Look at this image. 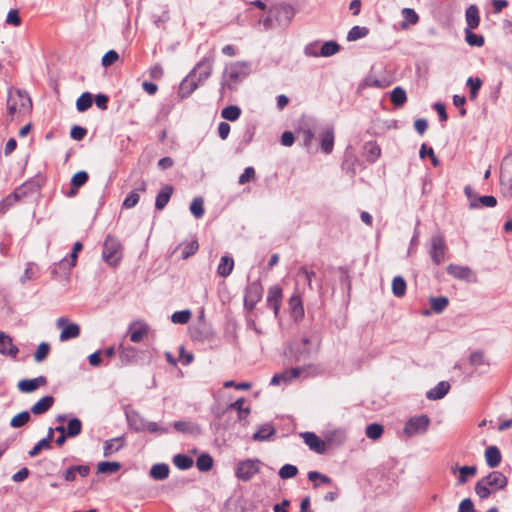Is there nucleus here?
I'll use <instances>...</instances> for the list:
<instances>
[{
    "mask_svg": "<svg viewBox=\"0 0 512 512\" xmlns=\"http://www.w3.org/2000/svg\"><path fill=\"white\" fill-rule=\"evenodd\" d=\"M31 109L32 101L25 91L9 89L7 97V112L10 121L21 118L28 114Z\"/></svg>",
    "mask_w": 512,
    "mask_h": 512,
    "instance_id": "1",
    "label": "nucleus"
},
{
    "mask_svg": "<svg viewBox=\"0 0 512 512\" xmlns=\"http://www.w3.org/2000/svg\"><path fill=\"white\" fill-rule=\"evenodd\" d=\"M251 73V65L245 61L230 63L225 67L222 76V88L235 90Z\"/></svg>",
    "mask_w": 512,
    "mask_h": 512,
    "instance_id": "2",
    "label": "nucleus"
},
{
    "mask_svg": "<svg viewBox=\"0 0 512 512\" xmlns=\"http://www.w3.org/2000/svg\"><path fill=\"white\" fill-rule=\"evenodd\" d=\"M102 257L104 261L110 266H117L122 259L121 243L113 236H107L104 244Z\"/></svg>",
    "mask_w": 512,
    "mask_h": 512,
    "instance_id": "3",
    "label": "nucleus"
},
{
    "mask_svg": "<svg viewBox=\"0 0 512 512\" xmlns=\"http://www.w3.org/2000/svg\"><path fill=\"white\" fill-rule=\"evenodd\" d=\"M310 370H315V367L312 365L303 366V367H294L291 369H288L282 373L275 374L270 384L271 385H279L281 383H289L293 379L299 378V377H308L311 373Z\"/></svg>",
    "mask_w": 512,
    "mask_h": 512,
    "instance_id": "4",
    "label": "nucleus"
},
{
    "mask_svg": "<svg viewBox=\"0 0 512 512\" xmlns=\"http://www.w3.org/2000/svg\"><path fill=\"white\" fill-rule=\"evenodd\" d=\"M260 471V461L257 459L242 460L237 464L235 475L244 482L251 480Z\"/></svg>",
    "mask_w": 512,
    "mask_h": 512,
    "instance_id": "5",
    "label": "nucleus"
},
{
    "mask_svg": "<svg viewBox=\"0 0 512 512\" xmlns=\"http://www.w3.org/2000/svg\"><path fill=\"white\" fill-rule=\"evenodd\" d=\"M294 17V9L289 4H279L269 11V17L266 22H272L274 19L280 27H285Z\"/></svg>",
    "mask_w": 512,
    "mask_h": 512,
    "instance_id": "6",
    "label": "nucleus"
},
{
    "mask_svg": "<svg viewBox=\"0 0 512 512\" xmlns=\"http://www.w3.org/2000/svg\"><path fill=\"white\" fill-rule=\"evenodd\" d=\"M430 425V419L427 415H419L410 418L404 427V433L408 436L424 434Z\"/></svg>",
    "mask_w": 512,
    "mask_h": 512,
    "instance_id": "7",
    "label": "nucleus"
},
{
    "mask_svg": "<svg viewBox=\"0 0 512 512\" xmlns=\"http://www.w3.org/2000/svg\"><path fill=\"white\" fill-rule=\"evenodd\" d=\"M263 287L259 281L248 284L245 290L244 306L248 311H252L256 304L261 300Z\"/></svg>",
    "mask_w": 512,
    "mask_h": 512,
    "instance_id": "8",
    "label": "nucleus"
},
{
    "mask_svg": "<svg viewBox=\"0 0 512 512\" xmlns=\"http://www.w3.org/2000/svg\"><path fill=\"white\" fill-rule=\"evenodd\" d=\"M311 343L310 337H303L299 342H293L289 347V352L292 359L296 362L306 360L310 357L311 349L309 347Z\"/></svg>",
    "mask_w": 512,
    "mask_h": 512,
    "instance_id": "9",
    "label": "nucleus"
},
{
    "mask_svg": "<svg viewBox=\"0 0 512 512\" xmlns=\"http://www.w3.org/2000/svg\"><path fill=\"white\" fill-rule=\"evenodd\" d=\"M56 325L58 328H62L59 337L62 342L77 338L80 335L79 325L76 323H69V320L65 317H60L57 320Z\"/></svg>",
    "mask_w": 512,
    "mask_h": 512,
    "instance_id": "10",
    "label": "nucleus"
},
{
    "mask_svg": "<svg viewBox=\"0 0 512 512\" xmlns=\"http://www.w3.org/2000/svg\"><path fill=\"white\" fill-rule=\"evenodd\" d=\"M446 244L442 236H433L431 239V249L429 251L433 262L439 265L445 257Z\"/></svg>",
    "mask_w": 512,
    "mask_h": 512,
    "instance_id": "11",
    "label": "nucleus"
},
{
    "mask_svg": "<svg viewBox=\"0 0 512 512\" xmlns=\"http://www.w3.org/2000/svg\"><path fill=\"white\" fill-rule=\"evenodd\" d=\"M213 69V60L205 57L191 71L196 79L203 84L211 75Z\"/></svg>",
    "mask_w": 512,
    "mask_h": 512,
    "instance_id": "12",
    "label": "nucleus"
},
{
    "mask_svg": "<svg viewBox=\"0 0 512 512\" xmlns=\"http://www.w3.org/2000/svg\"><path fill=\"white\" fill-rule=\"evenodd\" d=\"M128 332L130 340L134 343H139L148 334L149 325L142 320H136L129 325Z\"/></svg>",
    "mask_w": 512,
    "mask_h": 512,
    "instance_id": "13",
    "label": "nucleus"
},
{
    "mask_svg": "<svg viewBox=\"0 0 512 512\" xmlns=\"http://www.w3.org/2000/svg\"><path fill=\"white\" fill-rule=\"evenodd\" d=\"M282 297V288L279 285H273L269 288L266 300L267 306L273 309L275 317L278 316Z\"/></svg>",
    "mask_w": 512,
    "mask_h": 512,
    "instance_id": "14",
    "label": "nucleus"
},
{
    "mask_svg": "<svg viewBox=\"0 0 512 512\" xmlns=\"http://www.w3.org/2000/svg\"><path fill=\"white\" fill-rule=\"evenodd\" d=\"M500 183L508 190H512V154L505 157L501 164Z\"/></svg>",
    "mask_w": 512,
    "mask_h": 512,
    "instance_id": "15",
    "label": "nucleus"
},
{
    "mask_svg": "<svg viewBox=\"0 0 512 512\" xmlns=\"http://www.w3.org/2000/svg\"><path fill=\"white\" fill-rule=\"evenodd\" d=\"M19 352L18 347L13 343L12 338L0 332V354L16 359Z\"/></svg>",
    "mask_w": 512,
    "mask_h": 512,
    "instance_id": "16",
    "label": "nucleus"
},
{
    "mask_svg": "<svg viewBox=\"0 0 512 512\" xmlns=\"http://www.w3.org/2000/svg\"><path fill=\"white\" fill-rule=\"evenodd\" d=\"M305 444L313 451L319 454H323L326 451V443L321 440L313 432H304L301 434Z\"/></svg>",
    "mask_w": 512,
    "mask_h": 512,
    "instance_id": "17",
    "label": "nucleus"
},
{
    "mask_svg": "<svg viewBox=\"0 0 512 512\" xmlns=\"http://www.w3.org/2000/svg\"><path fill=\"white\" fill-rule=\"evenodd\" d=\"M47 379L44 376H39L33 379H22L18 382L17 388L22 393H31L39 387L46 385Z\"/></svg>",
    "mask_w": 512,
    "mask_h": 512,
    "instance_id": "18",
    "label": "nucleus"
},
{
    "mask_svg": "<svg viewBox=\"0 0 512 512\" xmlns=\"http://www.w3.org/2000/svg\"><path fill=\"white\" fill-rule=\"evenodd\" d=\"M146 188H147L146 181L141 180L139 182L138 186L135 189H133L127 195V197L124 199L123 204H122L123 207L126 209H131V208L135 207L139 202L140 194L144 193L146 191Z\"/></svg>",
    "mask_w": 512,
    "mask_h": 512,
    "instance_id": "19",
    "label": "nucleus"
},
{
    "mask_svg": "<svg viewBox=\"0 0 512 512\" xmlns=\"http://www.w3.org/2000/svg\"><path fill=\"white\" fill-rule=\"evenodd\" d=\"M447 273L456 279L465 281H472L473 277V272L468 266H461L456 264L448 265Z\"/></svg>",
    "mask_w": 512,
    "mask_h": 512,
    "instance_id": "20",
    "label": "nucleus"
},
{
    "mask_svg": "<svg viewBox=\"0 0 512 512\" xmlns=\"http://www.w3.org/2000/svg\"><path fill=\"white\" fill-rule=\"evenodd\" d=\"M173 186L172 185H165L161 188V190L158 192L156 199H155V208L158 211L163 210L168 202L170 201V198L173 194Z\"/></svg>",
    "mask_w": 512,
    "mask_h": 512,
    "instance_id": "21",
    "label": "nucleus"
},
{
    "mask_svg": "<svg viewBox=\"0 0 512 512\" xmlns=\"http://www.w3.org/2000/svg\"><path fill=\"white\" fill-rule=\"evenodd\" d=\"M483 479L489 487H493L495 489H502L507 485V478L500 471H493L486 477H483Z\"/></svg>",
    "mask_w": 512,
    "mask_h": 512,
    "instance_id": "22",
    "label": "nucleus"
},
{
    "mask_svg": "<svg viewBox=\"0 0 512 512\" xmlns=\"http://www.w3.org/2000/svg\"><path fill=\"white\" fill-rule=\"evenodd\" d=\"M125 440L123 437H116L104 442L103 446V455L105 457H109L119 450H121L124 446Z\"/></svg>",
    "mask_w": 512,
    "mask_h": 512,
    "instance_id": "23",
    "label": "nucleus"
},
{
    "mask_svg": "<svg viewBox=\"0 0 512 512\" xmlns=\"http://www.w3.org/2000/svg\"><path fill=\"white\" fill-rule=\"evenodd\" d=\"M201 83L196 79L194 74H190L181 82L179 87L180 94L185 97L189 96Z\"/></svg>",
    "mask_w": 512,
    "mask_h": 512,
    "instance_id": "24",
    "label": "nucleus"
},
{
    "mask_svg": "<svg viewBox=\"0 0 512 512\" xmlns=\"http://www.w3.org/2000/svg\"><path fill=\"white\" fill-rule=\"evenodd\" d=\"M54 404L53 396H44L40 400H38L32 407L31 413L34 415H42L46 413Z\"/></svg>",
    "mask_w": 512,
    "mask_h": 512,
    "instance_id": "25",
    "label": "nucleus"
},
{
    "mask_svg": "<svg viewBox=\"0 0 512 512\" xmlns=\"http://www.w3.org/2000/svg\"><path fill=\"white\" fill-rule=\"evenodd\" d=\"M466 21L467 27L464 32H471L472 29H475L479 25V11L478 8L474 5H471L466 10Z\"/></svg>",
    "mask_w": 512,
    "mask_h": 512,
    "instance_id": "26",
    "label": "nucleus"
},
{
    "mask_svg": "<svg viewBox=\"0 0 512 512\" xmlns=\"http://www.w3.org/2000/svg\"><path fill=\"white\" fill-rule=\"evenodd\" d=\"M289 306L291 309V313L296 320L303 318L304 308L299 293H295L291 296V298L289 299Z\"/></svg>",
    "mask_w": 512,
    "mask_h": 512,
    "instance_id": "27",
    "label": "nucleus"
},
{
    "mask_svg": "<svg viewBox=\"0 0 512 512\" xmlns=\"http://www.w3.org/2000/svg\"><path fill=\"white\" fill-rule=\"evenodd\" d=\"M450 389V384L446 381L439 382L433 389L427 392L426 396L430 400L442 399Z\"/></svg>",
    "mask_w": 512,
    "mask_h": 512,
    "instance_id": "28",
    "label": "nucleus"
},
{
    "mask_svg": "<svg viewBox=\"0 0 512 512\" xmlns=\"http://www.w3.org/2000/svg\"><path fill=\"white\" fill-rule=\"evenodd\" d=\"M501 453L496 446H489L485 450V460L490 468L498 467L501 462Z\"/></svg>",
    "mask_w": 512,
    "mask_h": 512,
    "instance_id": "29",
    "label": "nucleus"
},
{
    "mask_svg": "<svg viewBox=\"0 0 512 512\" xmlns=\"http://www.w3.org/2000/svg\"><path fill=\"white\" fill-rule=\"evenodd\" d=\"M127 421L133 430L137 432H144V427L147 420L138 412L132 411L131 413L127 414Z\"/></svg>",
    "mask_w": 512,
    "mask_h": 512,
    "instance_id": "30",
    "label": "nucleus"
},
{
    "mask_svg": "<svg viewBox=\"0 0 512 512\" xmlns=\"http://www.w3.org/2000/svg\"><path fill=\"white\" fill-rule=\"evenodd\" d=\"M334 147V130L332 127L327 128L321 135V149L324 153L329 154Z\"/></svg>",
    "mask_w": 512,
    "mask_h": 512,
    "instance_id": "31",
    "label": "nucleus"
},
{
    "mask_svg": "<svg viewBox=\"0 0 512 512\" xmlns=\"http://www.w3.org/2000/svg\"><path fill=\"white\" fill-rule=\"evenodd\" d=\"M234 268V260L229 256H222L220 259V263L217 267L218 275L222 277H227L231 274Z\"/></svg>",
    "mask_w": 512,
    "mask_h": 512,
    "instance_id": "32",
    "label": "nucleus"
},
{
    "mask_svg": "<svg viewBox=\"0 0 512 512\" xmlns=\"http://www.w3.org/2000/svg\"><path fill=\"white\" fill-rule=\"evenodd\" d=\"M367 161L374 163L381 155V149L376 142H367L364 146Z\"/></svg>",
    "mask_w": 512,
    "mask_h": 512,
    "instance_id": "33",
    "label": "nucleus"
},
{
    "mask_svg": "<svg viewBox=\"0 0 512 512\" xmlns=\"http://www.w3.org/2000/svg\"><path fill=\"white\" fill-rule=\"evenodd\" d=\"M275 433V429L270 424H264L253 434L252 439L255 441H264L269 439Z\"/></svg>",
    "mask_w": 512,
    "mask_h": 512,
    "instance_id": "34",
    "label": "nucleus"
},
{
    "mask_svg": "<svg viewBox=\"0 0 512 512\" xmlns=\"http://www.w3.org/2000/svg\"><path fill=\"white\" fill-rule=\"evenodd\" d=\"M169 475V467L167 464H155L150 470V476L155 480H164Z\"/></svg>",
    "mask_w": 512,
    "mask_h": 512,
    "instance_id": "35",
    "label": "nucleus"
},
{
    "mask_svg": "<svg viewBox=\"0 0 512 512\" xmlns=\"http://www.w3.org/2000/svg\"><path fill=\"white\" fill-rule=\"evenodd\" d=\"M314 276H315V272L313 270H309L306 266H301L298 269L297 274H296V277H297L296 284L298 285L300 280H304L307 283L308 288L310 290H313L312 278Z\"/></svg>",
    "mask_w": 512,
    "mask_h": 512,
    "instance_id": "36",
    "label": "nucleus"
},
{
    "mask_svg": "<svg viewBox=\"0 0 512 512\" xmlns=\"http://www.w3.org/2000/svg\"><path fill=\"white\" fill-rule=\"evenodd\" d=\"M340 50V45L336 41H327L321 44L319 56L330 57Z\"/></svg>",
    "mask_w": 512,
    "mask_h": 512,
    "instance_id": "37",
    "label": "nucleus"
},
{
    "mask_svg": "<svg viewBox=\"0 0 512 512\" xmlns=\"http://www.w3.org/2000/svg\"><path fill=\"white\" fill-rule=\"evenodd\" d=\"M93 103V97L90 92H84L76 101V108L79 112L87 111Z\"/></svg>",
    "mask_w": 512,
    "mask_h": 512,
    "instance_id": "38",
    "label": "nucleus"
},
{
    "mask_svg": "<svg viewBox=\"0 0 512 512\" xmlns=\"http://www.w3.org/2000/svg\"><path fill=\"white\" fill-rule=\"evenodd\" d=\"M403 15V22L401 24L402 29H407L408 24H416L419 20L418 14L415 12L414 9L411 8H404L402 10Z\"/></svg>",
    "mask_w": 512,
    "mask_h": 512,
    "instance_id": "39",
    "label": "nucleus"
},
{
    "mask_svg": "<svg viewBox=\"0 0 512 512\" xmlns=\"http://www.w3.org/2000/svg\"><path fill=\"white\" fill-rule=\"evenodd\" d=\"M392 292L396 297H402L406 292V281L401 276H396L392 280Z\"/></svg>",
    "mask_w": 512,
    "mask_h": 512,
    "instance_id": "40",
    "label": "nucleus"
},
{
    "mask_svg": "<svg viewBox=\"0 0 512 512\" xmlns=\"http://www.w3.org/2000/svg\"><path fill=\"white\" fill-rule=\"evenodd\" d=\"M174 465L181 469V470H187L193 465V459L185 454H177L173 458Z\"/></svg>",
    "mask_w": 512,
    "mask_h": 512,
    "instance_id": "41",
    "label": "nucleus"
},
{
    "mask_svg": "<svg viewBox=\"0 0 512 512\" xmlns=\"http://www.w3.org/2000/svg\"><path fill=\"white\" fill-rule=\"evenodd\" d=\"M449 304V300L445 296L431 297L430 306L435 313L443 312Z\"/></svg>",
    "mask_w": 512,
    "mask_h": 512,
    "instance_id": "42",
    "label": "nucleus"
},
{
    "mask_svg": "<svg viewBox=\"0 0 512 512\" xmlns=\"http://www.w3.org/2000/svg\"><path fill=\"white\" fill-rule=\"evenodd\" d=\"M120 469H121V464L119 462L104 461V462H100L97 465V471L99 473H103V474H112V473L119 471Z\"/></svg>",
    "mask_w": 512,
    "mask_h": 512,
    "instance_id": "43",
    "label": "nucleus"
},
{
    "mask_svg": "<svg viewBox=\"0 0 512 512\" xmlns=\"http://www.w3.org/2000/svg\"><path fill=\"white\" fill-rule=\"evenodd\" d=\"M213 466V458L207 454H201L196 460V467L202 472L209 471Z\"/></svg>",
    "mask_w": 512,
    "mask_h": 512,
    "instance_id": "44",
    "label": "nucleus"
},
{
    "mask_svg": "<svg viewBox=\"0 0 512 512\" xmlns=\"http://www.w3.org/2000/svg\"><path fill=\"white\" fill-rule=\"evenodd\" d=\"M240 115L241 109L236 105L227 106L221 111L222 118L229 121H236Z\"/></svg>",
    "mask_w": 512,
    "mask_h": 512,
    "instance_id": "45",
    "label": "nucleus"
},
{
    "mask_svg": "<svg viewBox=\"0 0 512 512\" xmlns=\"http://www.w3.org/2000/svg\"><path fill=\"white\" fill-rule=\"evenodd\" d=\"M391 102L395 106H402L407 101V95L403 88L396 87L391 92Z\"/></svg>",
    "mask_w": 512,
    "mask_h": 512,
    "instance_id": "46",
    "label": "nucleus"
},
{
    "mask_svg": "<svg viewBox=\"0 0 512 512\" xmlns=\"http://www.w3.org/2000/svg\"><path fill=\"white\" fill-rule=\"evenodd\" d=\"M477 469L475 466H463L459 468L458 485H463L469 477L475 476Z\"/></svg>",
    "mask_w": 512,
    "mask_h": 512,
    "instance_id": "47",
    "label": "nucleus"
},
{
    "mask_svg": "<svg viewBox=\"0 0 512 512\" xmlns=\"http://www.w3.org/2000/svg\"><path fill=\"white\" fill-rule=\"evenodd\" d=\"M383 432V426L377 423L369 424L366 427V436L372 440L379 439L382 436Z\"/></svg>",
    "mask_w": 512,
    "mask_h": 512,
    "instance_id": "48",
    "label": "nucleus"
},
{
    "mask_svg": "<svg viewBox=\"0 0 512 512\" xmlns=\"http://www.w3.org/2000/svg\"><path fill=\"white\" fill-rule=\"evenodd\" d=\"M190 211L196 218L204 215V201L201 197H195L190 205Z\"/></svg>",
    "mask_w": 512,
    "mask_h": 512,
    "instance_id": "49",
    "label": "nucleus"
},
{
    "mask_svg": "<svg viewBox=\"0 0 512 512\" xmlns=\"http://www.w3.org/2000/svg\"><path fill=\"white\" fill-rule=\"evenodd\" d=\"M82 423L78 418H73L68 422L66 434L68 437H75L81 433Z\"/></svg>",
    "mask_w": 512,
    "mask_h": 512,
    "instance_id": "50",
    "label": "nucleus"
},
{
    "mask_svg": "<svg viewBox=\"0 0 512 512\" xmlns=\"http://www.w3.org/2000/svg\"><path fill=\"white\" fill-rule=\"evenodd\" d=\"M30 420V414L28 411L20 412L19 414L15 415L10 422V425L13 428H20L24 426L28 421Z\"/></svg>",
    "mask_w": 512,
    "mask_h": 512,
    "instance_id": "51",
    "label": "nucleus"
},
{
    "mask_svg": "<svg viewBox=\"0 0 512 512\" xmlns=\"http://www.w3.org/2000/svg\"><path fill=\"white\" fill-rule=\"evenodd\" d=\"M50 352V345L46 342H42L37 347L34 353V360L38 363L44 361Z\"/></svg>",
    "mask_w": 512,
    "mask_h": 512,
    "instance_id": "52",
    "label": "nucleus"
},
{
    "mask_svg": "<svg viewBox=\"0 0 512 512\" xmlns=\"http://www.w3.org/2000/svg\"><path fill=\"white\" fill-rule=\"evenodd\" d=\"M191 318L189 310H182L174 312L171 316V321L175 324H186Z\"/></svg>",
    "mask_w": 512,
    "mask_h": 512,
    "instance_id": "53",
    "label": "nucleus"
},
{
    "mask_svg": "<svg viewBox=\"0 0 512 512\" xmlns=\"http://www.w3.org/2000/svg\"><path fill=\"white\" fill-rule=\"evenodd\" d=\"M467 86L470 88V98L472 100L476 99L479 89L482 86V81L480 78L469 77L467 79Z\"/></svg>",
    "mask_w": 512,
    "mask_h": 512,
    "instance_id": "54",
    "label": "nucleus"
},
{
    "mask_svg": "<svg viewBox=\"0 0 512 512\" xmlns=\"http://www.w3.org/2000/svg\"><path fill=\"white\" fill-rule=\"evenodd\" d=\"M297 473H298L297 467L294 465H291V464H285L279 470V476L282 479L293 478L297 475Z\"/></svg>",
    "mask_w": 512,
    "mask_h": 512,
    "instance_id": "55",
    "label": "nucleus"
},
{
    "mask_svg": "<svg viewBox=\"0 0 512 512\" xmlns=\"http://www.w3.org/2000/svg\"><path fill=\"white\" fill-rule=\"evenodd\" d=\"M475 492L476 494L481 498V499H485L487 497H489V495L491 494L490 490H489V486L488 484L484 481V479H480L476 485H475Z\"/></svg>",
    "mask_w": 512,
    "mask_h": 512,
    "instance_id": "56",
    "label": "nucleus"
},
{
    "mask_svg": "<svg viewBox=\"0 0 512 512\" xmlns=\"http://www.w3.org/2000/svg\"><path fill=\"white\" fill-rule=\"evenodd\" d=\"M199 249V244L196 240H192L187 243L182 250V259H187L194 255Z\"/></svg>",
    "mask_w": 512,
    "mask_h": 512,
    "instance_id": "57",
    "label": "nucleus"
},
{
    "mask_svg": "<svg viewBox=\"0 0 512 512\" xmlns=\"http://www.w3.org/2000/svg\"><path fill=\"white\" fill-rule=\"evenodd\" d=\"M88 181V174L85 171H79L71 179L72 186L77 189Z\"/></svg>",
    "mask_w": 512,
    "mask_h": 512,
    "instance_id": "58",
    "label": "nucleus"
},
{
    "mask_svg": "<svg viewBox=\"0 0 512 512\" xmlns=\"http://www.w3.org/2000/svg\"><path fill=\"white\" fill-rule=\"evenodd\" d=\"M464 193L469 200L470 209L480 208V204L477 202L478 196L474 193L473 189L470 186H466L464 188Z\"/></svg>",
    "mask_w": 512,
    "mask_h": 512,
    "instance_id": "59",
    "label": "nucleus"
},
{
    "mask_svg": "<svg viewBox=\"0 0 512 512\" xmlns=\"http://www.w3.org/2000/svg\"><path fill=\"white\" fill-rule=\"evenodd\" d=\"M255 178V169L253 167H246L244 172L239 176L238 183L244 185Z\"/></svg>",
    "mask_w": 512,
    "mask_h": 512,
    "instance_id": "60",
    "label": "nucleus"
},
{
    "mask_svg": "<svg viewBox=\"0 0 512 512\" xmlns=\"http://www.w3.org/2000/svg\"><path fill=\"white\" fill-rule=\"evenodd\" d=\"M465 40L470 46L481 47L484 44L482 34H465Z\"/></svg>",
    "mask_w": 512,
    "mask_h": 512,
    "instance_id": "61",
    "label": "nucleus"
},
{
    "mask_svg": "<svg viewBox=\"0 0 512 512\" xmlns=\"http://www.w3.org/2000/svg\"><path fill=\"white\" fill-rule=\"evenodd\" d=\"M51 447V444L48 443L47 439H41L30 451L29 456L35 457L37 456L41 450L43 449H49Z\"/></svg>",
    "mask_w": 512,
    "mask_h": 512,
    "instance_id": "62",
    "label": "nucleus"
},
{
    "mask_svg": "<svg viewBox=\"0 0 512 512\" xmlns=\"http://www.w3.org/2000/svg\"><path fill=\"white\" fill-rule=\"evenodd\" d=\"M477 202L480 204V207H495L497 205V199L490 195L479 196Z\"/></svg>",
    "mask_w": 512,
    "mask_h": 512,
    "instance_id": "63",
    "label": "nucleus"
},
{
    "mask_svg": "<svg viewBox=\"0 0 512 512\" xmlns=\"http://www.w3.org/2000/svg\"><path fill=\"white\" fill-rule=\"evenodd\" d=\"M458 512H475L474 504L471 499L466 498L460 502Z\"/></svg>",
    "mask_w": 512,
    "mask_h": 512,
    "instance_id": "64",
    "label": "nucleus"
}]
</instances>
